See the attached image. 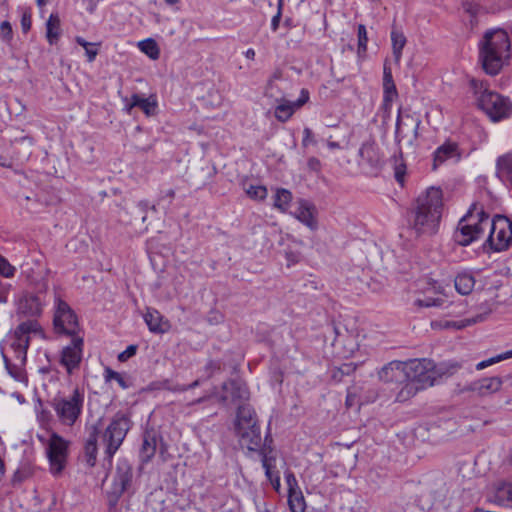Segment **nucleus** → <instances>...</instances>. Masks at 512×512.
<instances>
[{"label": "nucleus", "mask_w": 512, "mask_h": 512, "mask_svg": "<svg viewBox=\"0 0 512 512\" xmlns=\"http://www.w3.org/2000/svg\"><path fill=\"white\" fill-rule=\"evenodd\" d=\"M130 428V418L124 413H116L101 435L102 442L106 447L105 455L108 459H112Z\"/></svg>", "instance_id": "nucleus-9"}, {"label": "nucleus", "mask_w": 512, "mask_h": 512, "mask_svg": "<svg viewBox=\"0 0 512 512\" xmlns=\"http://www.w3.org/2000/svg\"><path fill=\"white\" fill-rule=\"evenodd\" d=\"M140 50L148 55L151 59H157L159 57V48L157 43L153 39H147L139 43Z\"/></svg>", "instance_id": "nucleus-41"}, {"label": "nucleus", "mask_w": 512, "mask_h": 512, "mask_svg": "<svg viewBox=\"0 0 512 512\" xmlns=\"http://www.w3.org/2000/svg\"><path fill=\"white\" fill-rule=\"evenodd\" d=\"M468 84L476 99L477 106L493 122L501 121L511 115L512 102L508 97L490 90L487 81L471 77L468 80Z\"/></svg>", "instance_id": "nucleus-4"}, {"label": "nucleus", "mask_w": 512, "mask_h": 512, "mask_svg": "<svg viewBox=\"0 0 512 512\" xmlns=\"http://www.w3.org/2000/svg\"><path fill=\"white\" fill-rule=\"evenodd\" d=\"M33 292H23L16 301V315L19 318H28V320H36L43 312L46 305V293L49 285L44 276L34 278L27 276Z\"/></svg>", "instance_id": "nucleus-6"}, {"label": "nucleus", "mask_w": 512, "mask_h": 512, "mask_svg": "<svg viewBox=\"0 0 512 512\" xmlns=\"http://www.w3.org/2000/svg\"><path fill=\"white\" fill-rule=\"evenodd\" d=\"M247 194L252 199L263 200L267 197V189L261 185H252L247 189Z\"/></svg>", "instance_id": "nucleus-46"}, {"label": "nucleus", "mask_w": 512, "mask_h": 512, "mask_svg": "<svg viewBox=\"0 0 512 512\" xmlns=\"http://www.w3.org/2000/svg\"><path fill=\"white\" fill-rule=\"evenodd\" d=\"M316 145H317V140L315 138L313 131L310 128L305 127L303 129L302 146L304 148H307L309 146H316Z\"/></svg>", "instance_id": "nucleus-47"}, {"label": "nucleus", "mask_w": 512, "mask_h": 512, "mask_svg": "<svg viewBox=\"0 0 512 512\" xmlns=\"http://www.w3.org/2000/svg\"><path fill=\"white\" fill-rule=\"evenodd\" d=\"M489 312H485L484 314H479L473 318H468V319H464V320H461V321H447L444 325L445 328H455V329H462V328H465L469 325H472V324H475V323H478V322H482L485 320L486 318V315L488 314Z\"/></svg>", "instance_id": "nucleus-34"}, {"label": "nucleus", "mask_w": 512, "mask_h": 512, "mask_svg": "<svg viewBox=\"0 0 512 512\" xmlns=\"http://www.w3.org/2000/svg\"><path fill=\"white\" fill-rule=\"evenodd\" d=\"M280 79V76L278 74H274L272 78L269 80L265 95L271 98H275L276 101H278L281 97H283L282 93H277L279 88L277 85V81Z\"/></svg>", "instance_id": "nucleus-43"}, {"label": "nucleus", "mask_w": 512, "mask_h": 512, "mask_svg": "<svg viewBox=\"0 0 512 512\" xmlns=\"http://www.w3.org/2000/svg\"><path fill=\"white\" fill-rule=\"evenodd\" d=\"M327 146L331 150L340 149V144L338 142H334V141H328Z\"/></svg>", "instance_id": "nucleus-63"}, {"label": "nucleus", "mask_w": 512, "mask_h": 512, "mask_svg": "<svg viewBox=\"0 0 512 512\" xmlns=\"http://www.w3.org/2000/svg\"><path fill=\"white\" fill-rule=\"evenodd\" d=\"M384 102L391 103L397 97V90L394 83L383 84Z\"/></svg>", "instance_id": "nucleus-48"}, {"label": "nucleus", "mask_w": 512, "mask_h": 512, "mask_svg": "<svg viewBox=\"0 0 512 512\" xmlns=\"http://www.w3.org/2000/svg\"><path fill=\"white\" fill-rule=\"evenodd\" d=\"M70 442L52 432L46 443V455L49 461L50 472L53 475H60L65 469L68 459Z\"/></svg>", "instance_id": "nucleus-10"}, {"label": "nucleus", "mask_w": 512, "mask_h": 512, "mask_svg": "<svg viewBox=\"0 0 512 512\" xmlns=\"http://www.w3.org/2000/svg\"><path fill=\"white\" fill-rule=\"evenodd\" d=\"M104 377L106 381L115 380L122 389H127L131 386L128 378L110 368L105 369Z\"/></svg>", "instance_id": "nucleus-37"}, {"label": "nucleus", "mask_w": 512, "mask_h": 512, "mask_svg": "<svg viewBox=\"0 0 512 512\" xmlns=\"http://www.w3.org/2000/svg\"><path fill=\"white\" fill-rule=\"evenodd\" d=\"M144 321L153 333H165L167 331L168 324L163 321L161 313L156 309L147 308Z\"/></svg>", "instance_id": "nucleus-26"}, {"label": "nucleus", "mask_w": 512, "mask_h": 512, "mask_svg": "<svg viewBox=\"0 0 512 512\" xmlns=\"http://www.w3.org/2000/svg\"><path fill=\"white\" fill-rule=\"evenodd\" d=\"M40 333H42V329L37 320L23 321L9 337L7 346L1 349L7 372L18 382L27 381L24 366L30 343V335Z\"/></svg>", "instance_id": "nucleus-1"}, {"label": "nucleus", "mask_w": 512, "mask_h": 512, "mask_svg": "<svg viewBox=\"0 0 512 512\" xmlns=\"http://www.w3.org/2000/svg\"><path fill=\"white\" fill-rule=\"evenodd\" d=\"M21 27L23 32H28L31 28V15L29 13H23L21 17Z\"/></svg>", "instance_id": "nucleus-58"}, {"label": "nucleus", "mask_w": 512, "mask_h": 512, "mask_svg": "<svg viewBox=\"0 0 512 512\" xmlns=\"http://www.w3.org/2000/svg\"><path fill=\"white\" fill-rule=\"evenodd\" d=\"M288 504L291 512H304L306 509L304 496L299 490H292L288 493Z\"/></svg>", "instance_id": "nucleus-33"}, {"label": "nucleus", "mask_w": 512, "mask_h": 512, "mask_svg": "<svg viewBox=\"0 0 512 512\" xmlns=\"http://www.w3.org/2000/svg\"><path fill=\"white\" fill-rule=\"evenodd\" d=\"M459 365L457 363L436 366L429 359H412L404 362V379L424 390L438 383V379L452 375Z\"/></svg>", "instance_id": "nucleus-5"}, {"label": "nucleus", "mask_w": 512, "mask_h": 512, "mask_svg": "<svg viewBox=\"0 0 512 512\" xmlns=\"http://www.w3.org/2000/svg\"><path fill=\"white\" fill-rule=\"evenodd\" d=\"M443 210V193L438 187H429L416 199L411 228L417 236L437 232Z\"/></svg>", "instance_id": "nucleus-2"}, {"label": "nucleus", "mask_w": 512, "mask_h": 512, "mask_svg": "<svg viewBox=\"0 0 512 512\" xmlns=\"http://www.w3.org/2000/svg\"><path fill=\"white\" fill-rule=\"evenodd\" d=\"M406 126H411L416 130L418 127V122H415L414 119L410 118V117H407L406 120H403L400 117H398L397 121H396V131H395V137L398 142H401L404 139V137H405L404 128Z\"/></svg>", "instance_id": "nucleus-36"}, {"label": "nucleus", "mask_w": 512, "mask_h": 512, "mask_svg": "<svg viewBox=\"0 0 512 512\" xmlns=\"http://www.w3.org/2000/svg\"><path fill=\"white\" fill-rule=\"evenodd\" d=\"M479 62L487 75L500 73L510 58V39L503 29H492L485 32L479 42Z\"/></svg>", "instance_id": "nucleus-3"}, {"label": "nucleus", "mask_w": 512, "mask_h": 512, "mask_svg": "<svg viewBox=\"0 0 512 512\" xmlns=\"http://www.w3.org/2000/svg\"><path fill=\"white\" fill-rule=\"evenodd\" d=\"M357 35H358V53H365L367 50V30L365 25L359 24L357 28Z\"/></svg>", "instance_id": "nucleus-44"}, {"label": "nucleus", "mask_w": 512, "mask_h": 512, "mask_svg": "<svg viewBox=\"0 0 512 512\" xmlns=\"http://www.w3.org/2000/svg\"><path fill=\"white\" fill-rule=\"evenodd\" d=\"M309 101V92L307 89H302L301 92H300V96L299 98L292 102L294 107L297 109H299L300 107H302L304 104H306L307 102Z\"/></svg>", "instance_id": "nucleus-53"}, {"label": "nucleus", "mask_w": 512, "mask_h": 512, "mask_svg": "<svg viewBox=\"0 0 512 512\" xmlns=\"http://www.w3.org/2000/svg\"><path fill=\"white\" fill-rule=\"evenodd\" d=\"M16 268L9 263V261L0 254V275L6 278L14 276Z\"/></svg>", "instance_id": "nucleus-45"}, {"label": "nucleus", "mask_w": 512, "mask_h": 512, "mask_svg": "<svg viewBox=\"0 0 512 512\" xmlns=\"http://www.w3.org/2000/svg\"><path fill=\"white\" fill-rule=\"evenodd\" d=\"M395 178L399 183H403L404 181V173L400 169H396Z\"/></svg>", "instance_id": "nucleus-62"}, {"label": "nucleus", "mask_w": 512, "mask_h": 512, "mask_svg": "<svg viewBox=\"0 0 512 512\" xmlns=\"http://www.w3.org/2000/svg\"><path fill=\"white\" fill-rule=\"evenodd\" d=\"M83 344V338L74 335L71 343L63 348L60 363L65 367L68 374H72L75 369H78L82 360Z\"/></svg>", "instance_id": "nucleus-13"}, {"label": "nucleus", "mask_w": 512, "mask_h": 512, "mask_svg": "<svg viewBox=\"0 0 512 512\" xmlns=\"http://www.w3.org/2000/svg\"><path fill=\"white\" fill-rule=\"evenodd\" d=\"M463 9L471 17H476L480 10V6L477 3H474L472 1H465L463 3Z\"/></svg>", "instance_id": "nucleus-50"}, {"label": "nucleus", "mask_w": 512, "mask_h": 512, "mask_svg": "<svg viewBox=\"0 0 512 512\" xmlns=\"http://www.w3.org/2000/svg\"><path fill=\"white\" fill-rule=\"evenodd\" d=\"M133 107H139L146 116H153L157 112V101L153 97L144 98L138 94H133L127 110L130 111Z\"/></svg>", "instance_id": "nucleus-27"}, {"label": "nucleus", "mask_w": 512, "mask_h": 512, "mask_svg": "<svg viewBox=\"0 0 512 512\" xmlns=\"http://www.w3.org/2000/svg\"><path fill=\"white\" fill-rule=\"evenodd\" d=\"M293 216L311 230H316L318 227L316 207L307 200L298 201V207Z\"/></svg>", "instance_id": "nucleus-15"}, {"label": "nucleus", "mask_w": 512, "mask_h": 512, "mask_svg": "<svg viewBox=\"0 0 512 512\" xmlns=\"http://www.w3.org/2000/svg\"><path fill=\"white\" fill-rule=\"evenodd\" d=\"M490 501L500 506L512 507V481L497 484Z\"/></svg>", "instance_id": "nucleus-23"}, {"label": "nucleus", "mask_w": 512, "mask_h": 512, "mask_svg": "<svg viewBox=\"0 0 512 512\" xmlns=\"http://www.w3.org/2000/svg\"><path fill=\"white\" fill-rule=\"evenodd\" d=\"M489 226V215L484 211H469L458 223L454 240L461 246H468L478 240Z\"/></svg>", "instance_id": "nucleus-8"}, {"label": "nucleus", "mask_w": 512, "mask_h": 512, "mask_svg": "<svg viewBox=\"0 0 512 512\" xmlns=\"http://www.w3.org/2000/svg\"><path fill=\"white\" fill-rule=\"evenodd\" d=\"M94 46V43L88 42V47H84L89 62H93L98 54V50Z\"/></svg>", "instance_id": "nucleus-54"}, {"label": "nucleus", "mask_w": 512, "mask_h": 512, "mask_svg": "<svg viewBox=\"0 0 512 512\" xmlns=\"http://www.w3.org/2000/svg\"><path fill=\"white\" fill-rule=\"evenodd\" d=\"M496 176L502 182L512 185V151L499 156L496 160Z\"/></svg>", "instance_id": "nucleus-24"}, {"label": "nucleus", "mask_w": 512, "mask_h": 512, "mask_svg": "<svg viewBox=\"0 0 512 512\" xmlns=\"http://www.w3.org/2000/svg\"><path fill=\"white\" fill-rule=\"evenodd\" d=\"M99 429L97 426L93 425L89 428L88 438L85 443L84 448V457L86 464L89 467H93L96 464L97 460V441L99 437Z\"/></svg>", "instance_id": "nucleus-22"}, {"label": "nucleus", "mask_w": 512, "mask_h": 512, "mask_svg": "<svg viewBox=\"0 0 512 512\" xmlns=\"http://www.w3.org/2000/svg\"><path fill=\"white\" fill-rule=\"evenodd\" d=\"M391 40H392V47H393V54L398 61L402 54V49L404 48L406 44V38L403 33L392 31L391 32Z\"/></svg>", "instance_id": "nucleus-35"}, {"label": "nucleus", "mask_w": 512, "mask_h": 512, "mask_svg": "<svg viewBox=\"0 0 512 512\" xmlns=\"http://www.w3.org/2000/svg\"><path fill=\"white\" fill-rule=\"evenodd\" d=\"M54 329L59 334L76 335L79 325L75 312L60 296L54 298Z\"/></svg>", "instance_id": "nucleus-11"}, {"label": "nucleus", "mask_w": 512, "mask_h": 512, "mask_svg": "<svg viewBox=\"0 0 512 512\" xmlns=\"http://www.w3.org/2000/svg\"><path fill=\"white\" fill-rule=\"evenodd\" d=\"M512 358V349L506 352L500 353L489 359L483 360L476 365L477 370H483L493 364Z\"/></svg>", "instance_id": "nucleus-39"}, {"label": "nucleus", "mask_w": 512, "mask_h": 512, "mask_svg": "<svg viewBox=\"0 0 512 512\" xmlns=\"http://www.w3.org/2000/svg\"><path fill=\"white\" fill-rule=\"evenodd\" d=\"M199 384H200V380L197 379L194 382H192L191 384L181 386V387L177 388L176 390L177 391H186V390L193 389V388L199 386Z\"/></svg>", "instance_id": "nucleus-61"}, {"label": "nucleus", "mask_w": 512, "mask_h": 512, "mask_svg": "<svg viewBox=\"0 0 512 512\" xmlns=\"http://www.w3.org/2000/svg\"><path fill=\"white\" fill-rule=\"evenodd\" d=\"M433 289L435 290L436 294H439V296H428L425 295L423 298H417L414 301V305L419 308H430V307H439L442 306L444 303V298L442 295L441 286H434Z\"/></svg>", "instance_id": "nucleus-32"}, {"label": "nucleus", "mask_w": 512, "mask_h": 512, "mask_svg": "<svg viewBox=\"0 0 512 512\" xmlns=\"http://www.w3.org/2000/svg\"><path fill=\"white\" fill-rule=\"evenodd\" d=\"M277 102L278 104L275 107L274 116L278 121L284 123L291 118L296 111V108L292 102L285 100L283 97H281Z\"/></svg>", "instance_id": "nucleus-31"}, {"label": "nucleus", "mask_w": 512, "mask_h": 512, "mask_svg": "<svg viewBox=\"0 0 512 512\" xmlns=\"http://www.w3.org/2000/svg\"><path fill=\"white\" fill-rule=\"evenodd\" d=\"M271 451H272L271 449H269V451L262 449L260 451V456H261L262 467L265 470V474H266L267 478L271 482H273L272 468L274 467L273 462L275 461V459L272 456H269V453H271Z\"/></svg>", "instance_id": "nucleus-40"}, {"label": "nucleus", "mask_w": 512, "mask_h": 512, "mask_svg": "<svg viewBox=\"0 0 512 512\" xmlns=\"http://www.w3.org/2000/svg\"><path fill=\"white\" fill-rule=\"evenodd\" d=\"M458 146L456 143L447 142L439 146L434 152L433 169L451 158H459Z\"/></svg>", "instance_id": "nucleus-25"}, {"label": "nucleus", "mask_w": 512, "mask_h": 512, "mask_svg": "<svg viewBox=\"0 0 512 512\" xmlns=\"http://www.w3.org/2000/svg\"><path fill=\"white\" fill-rule=\"evenodd\" d=\"M475 283L473 274L467 271L459 273L454 280L455 289L462 295L470 294L474 289Z\"/></svg>", "instance_id": "nucleus-28"}, {"label": "nucleus", "mask_w": 512, "mask_h": 512, "mask_svg": "<svg viewBox=\"0 0 512 512\" xmlns=\"http://www.w3.org/2000/svg\"><path fill=\"white\" fill-rule=\"evenodd\" d=\"M488 242L494 251H504L512 244V222L502 215L489 219Z\"/></svg>", "instance_id": "nucleus-12"}, {"label": "nucleus", "mask_w": 512, "mask_h": 512, "mask_svg": "<svg viewBox=\"0 0 512 512\" xmlns=\"http://www.w3.org/2000/svg\"><path fill=\"white\" fill-rule=\"evenodd\" d=\"M285 479H286V482H287V485H288V491L289 492H292V490H297L298 488V484H297V480L294 476L293 473H286L285 474Z\"/></svg>", "instance_id": "nucleus-55"}, {"label": "nucleus", "mask_w": 512, "mask_h": 512, "mask_svg": "<svg viewBox=\"0 0 512 512\" xmlns=\"http://www.w3.org/2000/svg\"><path fill=\"white\" fill-rule=\"evenodd\" d=\"M309 169L313 171H319L321 167L320 161L316 157H310L307 161Z\"/></svg>", "instance_id": "nucleus-59"}, {"label": "nucleus", "mask_w": 512, "mask_h": 512, "mask_svg": "<svg viewBox=\"0 0 512 512\" xmlns=\"http://www.w3.org/2000/svg\"><path fill=\"white\" fill-rule=\"evenodd\" d=\"M240 438V442L243 446H246L250 451H257L260 453L262 449L269 451L271 449L266 443L262 445V438L259 426H255L250 429H245L237 432Z\"/></svg>", "instance_id": "nucleus-17"}, {"label": "nucleus", "mask_w": 512, "mask_h": 512, "mask_svg": "<svg viewBox=\"0 0 512 512\" xmlns=\"http://www.w3.org/2000/svg\"><path fill=\"white\" fill-rule=\"evenodd\" d=\"M224 394L222 395V400L226 401H237V400H246L249 397V392L245 384L231 380L225 382L223 384Z\"/></svg>", "instance_id": "nucleus-21"}, {"label": "nucleus", "mask_w": 512, "mask_h": 512, "mask_svg": "<svg viewBox=\"0 0 512 512\" xmlns=\"http://www.w3.org/2000/svg\"><path fill=\"white\" fill-rule=\"evenodd\" d=\"M404 381L406 382V384L402 387V389L399 391V393L397 395V399L400 401H406L409 398L416 395L419 391L422 390L416 384L412 383L411 381H409V380H404Z\"/></svg>", "instance_id": "nucleus-38"}, {"label": "nucleus", "mask_w": 512, "mask_h": 512, "mask_svg": "<svg viewBox=\"0 0 512 512\" xmlns=\"http://www.w3.org/2000/svg\"><path fill=\"white\" fill-rule=\"evenodd\" d=\"M220 369V365L213 361V360H210L207 362V364L205 365V372L207 373V377H211L215 371L219 370Z\"/></svg>", "instance_id": "nucleus-56"}, {"label": "nucleus", "mask_w": 512, "mask_h": 512, "mask_svg": "<svg viewBox=\"0 0 512 512\" xmlns=\"http://www.w3.org/2000/svg\"><path fill=\"white\" fill-rule=\"evenodd\" d=\"M378 377L384 382H402L404 379V362L394 360L386 364L378 372Z\"/></svg>", "instance_id": "nucleus-20"}, {"label": "nucleus", "mask_w": 512, "mask_h": 512, "mask_svg": "<svg viewBox=\"0 0 512 512\" xmlns=\"http://www.w3.org/2000/svg\"><path fill=\"white\" fill-rule=\"evenodd\" d=\"M36 411H37V419L41 423H45L50 420L51 414L47 409L43 408L42 402L40 400H39V407H36Z\"/></svg>", "instance_id": "nucleus-51"}, {"label": "nucleus", "mask_w": 512, "mask_h": 512, "mask_svg": "<svg viewBox=\"0 0 512 512\" xmlns=\"http://www.w3.org/2000/svg\"><path fill=\"white\" fill-rule=\"evenodd\" d=\"M0 37L8 42L12 38V27L8 21H3L0 25Z\"/></svg>", "instance_id": "nucleus-49"}, {"label": "nucleus", "mask_w": 512, "mask_h": 512, "mask_svg": "<svg viewBox=\"0 0 512 512\" xmlns=\"http://www.w3.org/2000/svg\"><path fill=\"white\" fill-rule=\"evenodd\" d=\"M61 35V21L57 13H51L46 22V38L53 45L56 44Z\"/></svg>", "instance_id": "nucleus-29"}, {"label": "nucleus", "mask_w": 512, "mask_h": 512, "mask_svg": "<svg viewBox=\"0 0 512 512\" xmlns=\"http://www.w3.org/2000/svg\"><path fill=\"white\" fill-rule=\"evenodd\" d=\"M132 476V469L128 464H118L113 476V494L117 496L123 494L131 485Z\"/></svg>", "instance_id": "nucleus-16"}, {"label": "nucleus", "mask_w": 512, "mask_h": 512, "mask_svg": "<svg viewBox=\"0 0 512 512\" xmlns=\"http://www.w3.org/2000/svg\"><path fill=\"white\" fill-rule=\"evenodd\" d=\"M75 40H76V42H77L80 46H82L83 48H84V47H86V46L88 47V41H86L84 38H82V37L78 36V37H76V39H75Z\"/></svg>", "instance_id": "nucleus-64"}, {"label": "nucleus", "mask_w": 512, "mask_h": 512, "mask_svg": "<svg viewBox=\"0 0 512 512\" xmlns=\"http://www.w3.org/2000/svg\"><path fill=\"white\" fill-rule=\"evenodd\" d=\"M156 452V439L154 437L145 436L143 439L141 454L145 460H149Z\"/></svg>", "instance_id": "nucleus-42"}, {"label": "nucleus", "mask_w": 512, "mask_h": 512, "mask_svg": "<svg viewBox=\"0 0 512 512\" xmlns=\"http://www.w3.org/2000/svg\"><path fill=\"white\" fill-rule=\"evenodd\" d=\"M292 193L285 188H277L273 196V206L282 213H286L292 202Z\"/></svg>", "instance_id": "nucleus-30"}, {"label": "nucleus", "mask_w": 512, "mask_h": 512, "mask_svg": "<svg viewBox=\"0 0 512 512\" xmlns=\"http://www.w3.org/2000/svg\"><path fill=\"white\" fill-rule=\"evenodd\" d=\"M84 401V389L75 387L68 395H56L50 404L59 423L66 427H72L82 415Z\"/></svg>", "instance_id": "nucleus-7"}, {"label": "nucleus", "mask_w": 512, "mask_h": 512, "mask_svg": "<svg viewBox=\"0 0 512 512\" xmlns=\"http://www.w3.org/2000/svg\"><path fill=\"white\" fill-rule=\"evenodd\" d=\"M136 351H137L136 345H129L123 352H121L118 355L119 361L124 362V361L128 360L129 358H131L132 356H134L136 354Z\"/></svg>", "instance_id": "nucleus-52"}, {"label": "nucleus", "mask_w": 512, "mask_h": 512, "mask_svg": "<svg viewBox=\"0 0 512 512\" xmlns=\"http://www.w3.org/2000/svg\"><path fill=\"white\" fill-rule=\"evenodd\" d=\"M394 83L392 78V73L390 68L385 67L384 68V75H383V84H390Z\"/></svg>", "instance_id": "nucleus-60"}, {"label": "nucleus", "mask_w": 512, "mask_h": 512, "mask_svg": "<svg viewBox=\"0 0 512 512\" xmlns=\"http://www.w3.org/2000/svg\"><path fill=\"white\" fill-rule=\"evenodd\" d=\"M503 381L500 377H485L470 384V390L481 397H486L498 392Z\"/></svg>", "instance_id": "nucleus-18"}, {"label": "nucleus", "mask_w": 512, "mask_h": 512, "mask_svg": "<svg viewBox=\"0 0 512 512\" xmlns=\"http://www.w3.org/2000/svg\"><path fill=\"white\" fill-rule=\"evenodd\" d=\"M360 157L359 165L369 168L371 171H377L382 163L379 148L373 139L365 141L358 152Z\"/></svg>", "instance_id": "nucleus-14"}, {"label": "nucleus", "mask_w": 512, "mask_h": 512, "mask_svg": "<svg viewBox=\"0 0 512 512\" xmlns=\"http://www.w3.org/2000/svg\"><path fill=\"white\" fill-rule=\"evenodd\" d=\"M258 426L257 417L254 409L250 405H241L238 407L235 430L236 433Z\"/></svg>", "instance_id": "nucleus-19"}, {"label": "nucleus", "mask_w": 512, "mask_h": 512, "mask_svg": "<svg viewBox=\"0 0 512 512\" xmlns=\"http://www.w3.org/2000/svg\"><path fill=\"white\" fill-rule=\"evenodd\" d=\"M282 9L283 8H280V6L277 5V13L276 15L273 16L272 20H271V29L272 31H276L279 27V23H280V20H281V16H282Z\"/></svg>", "instance_id": "nucleus-57"}]
</instances>
